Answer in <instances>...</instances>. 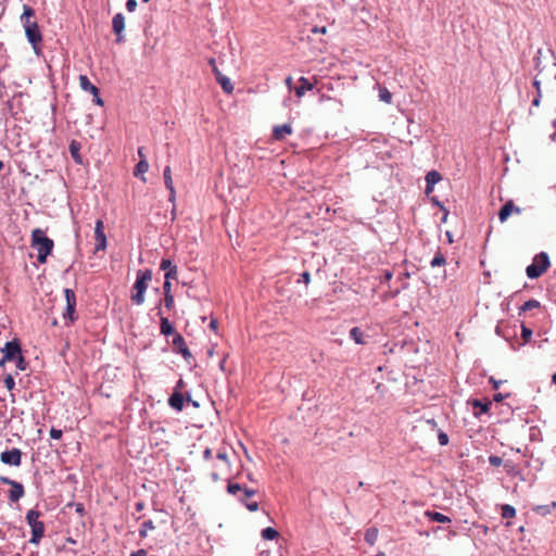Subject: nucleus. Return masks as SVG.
I'll return each mask as SVG.
<instances>
[{
  "label": "nucleus",
  "mask_w": 556,
  "mask_h": 556,
  "mask_svg": "<svg viewBox=\"0 0 556 556\" xmlns=\"http://www.w3.org/2000/svg\"><path fill=\"white\" fill-rule=\"evenodd\" d=\"M431 202L440 207V210H445V206L437 199L432 198Z\"/></svg>",
  "instance_id": "63"
},
{
  "label": "nucleus",
  "mask_w": 556,
  "mask_h": 556,
  "mask_svg": "<svg viewBox=\"0 0 556 556\" xmlns=\"http://www.w3.org/2000/svg\"><path fill=\"white\" fill-rule=\"evenodd\" d=\"M261 535L264 540L271 541L279 536V532L271 527H267L262 530Z\"/></svg>",
  "instance_id": "28"
},
{
  "label": "nucleus",
  "mask_w": 556,
  "mask_h": 556,
  "mask_svg": "<svg viewBox=\"0 0 556 556\" xmlns=\"http://www.w3.org/2000/svg\"><path fill=\"white\" fill-rule=\"evenodd\" d=\"M173 345H174V351L176 353L181 354V356L184 357L186 363L190 364L191 359H193V356L187 346L185 338L180 333H178V332L175 333V336L173 338Z\"/></svg>",
  "instance_id": "10"
},
{
  "label": "nucleus",
  "mask_w": 556,
  "mask_h": 556,
  "mask_svg": "<svg viewBox=\"0 0 556 556\" xmlns=\"http://www.w3.org/2000/svg\"><path fill=\"white\" fill-rule=\"evenodd\" d=\"M511 213H521V208L519 206H516L511 200L507 201L500 210L498 212V218L501 223H504L507 220V218L510 216Z\"/></svg>",
  "instance_id": "15"
},
{
  "label": "nucleus",
  "mask_w": 556,
  "mask_h": 556,
  "mask_svg": "<svg viewBox=\"0 0 556 556\" xmlns=\"http://www.w3.org/2000/svg\"><path fill=\"white\" fill-rule=\"evenodd\" d=\"M350 337L351 339H353L355 341V343L357 344H365V334L364 332L361 330V328L358 327H353L351 330H350Z\"/></svg>",
  "instance_id": "27"
},
{
  "label": "nucleus",
  "mask_w": 556,
  "mask_h": 556,
  "mask_svg": "<svg viewBox=\"0 0 556 556\" xmlns=\"http://www.w3.org/2000/svg\"><path fill=\"white\" fill-rule=\"evenodd\" d=\"M217 327H218L217 319H212L211 323H210V329L213 330V331H216Z\"/></svg>",
  "instance_id": "62"
},
{
  "label": "nucleus",
  "mask_w": 556,
  "mask_h": 556,
  "mask_svg": "<svg viewBox=\"0 0 556 556\" xmlns=\"http://www.w3.org/2000/svg\"><path fill=\"white\" fill-rule=\"evenodd\" d=\"M79 86L84 91H88L92 96H98V93H100V89L94 86L86 75L79 76Z\"/></svg>",
  "instance_id": "20"
},
{
  "label": "nucleus",
  "mask_w": 556,
  "mask_h": 556,
  "mask_svg": "<svg viewBox=\"0 0 556 556\" xmlns=\"http://www.w3.org/2000/svg\"><path fill=\"white\" fill-rule=\"evenodd\" d=\"M292 134V128L289 124L275 126L273 129V137L276 140H282L286 135Z\"/></svg>",
  "instance_id": "23"
},
{
  "label": "nucleus",
  "mask_w": 556,
  "mask_h": 556,
  "mask_svg": "<svg viewBox=\"0 0 556 556\" xmlns=\"http://www.w3.org/2000/svg\"><path fill=\"white\" fill-rule=\"evenodd\" d=\"M81 144L77 140H72L68 146L70 153L76 164H83V156L80 154Z\"/></svg>",
  "instance_id": "21"
},
{
  "label": "nucleus",
  "mask_w": 556,
  "mask_h": 556,
  "mask_svg": "<svg viewBox=\"0 0 556 556\" xmlns=\"http://www.w3.org/2000/svg\"><path fill=\"white\" fill-rule=\"evenodd\" d=\"M23 452L13 447L11 450H5L0 454V462L8 466L20 467L22 464Z\"/></svg>",
  "instance_id": "9"
},
{
  "label": "nucleus",
  "mask_w": 556,
  "mask_h": 556,
  "mask_svg": "<svg viewBox=\"0 0 556 556\" xmlns=\"http://www.w3.org/2000/svg\"><path fill=\"white\" fill-rule=\"evenodd\" d=\"M141 528L149 531V530H154L155 526H154V522L151 519H149L141 523Z\"/></svg>",
  "instance_id": "50"
},
{
  "label": "nucleus",
  "mask_w": 556,
  "mask_h": 556,
  "mask_svg": "<svg viewBox=\"0 0 556 556\" xmlns=\"http://www.w3.org/2000/svg\"><path fill=\"white\" fill-rule=\"evenodd\" d=\"M68 506H74L75 507V511L79 516H84L86 514V509H85V506H84L83 503H70Z\"/></svg>",
  "instance_id": "44"
},
{
  "label": "nucleus",
  "mask_w": 556,
  "mask_h": 556,
  "mask_svg": "<svg viewBox=\"0 0 556 556\" xmlns=\"http://www.w3.org/2000/svg\"><path fill=\"white\" fill-rule=\"evenodd\" d=\"M245 497H240V501L244 503L245 507L250 511H256L258 509V503L257 502H244Z\"/></svg>",
  "instance_id": "45"
},
{
  "label": "nucleus",
  "mask_w": 556,
  "mask_h": 556,
  "mask_svg": "<svg viewBox=\"0 0 556 556\" xmlns=\"http://www.w3.org/2000/svg\"><path fill=\"white\" fill-rule=\"evenodd\" d=\"M0 482L11 486L8 495L10 502L16 503L25 495V489L21 482L5 476H0Z\"/></svg>",
  "instance_id": "7"
},
{
  "label": "nucleus",
  "mask_w": 556,
  "mask_h": 556,
  "mask_svg": "<svg viewBox=\"0 0 556 556\" xmlns=\"http://www.w3.org/2000/svg\"><path fill=\"white\" fill-rule=\"evenodd\" d=\"M177 277H178V270H177V267H175L165 273L164 280H166V281L176 280Z\"/></svg>",
  "instance_id": "42"
},
{
  "label": "nucleus",
  "mask_w": 556,
  "mask_h": 556,
  "mask_svg": "<svg viewBox=\"0 0 556 556\" xmlns=\"http://www.w3.org/2000/svg\"><path fill=\"white\" fill-rule=\"evenodd\" d=\"M489 382L492 384V388L494 390H497L500 388V386L503 383L502 380H496V379H494V377H490Z\"/></svg>",
  "instance_id": "53"
},
{
  "label": "nucleus",
  "mask_w": 556,
  "mask_h": 556,
  "mask_svg": "<svg viewBox=\"0 0 556 556\" xmlns=\"http://www.w3.org/2000/svg\"><path fill=\"white\" fill-rule=\"evenodd\" d=\"M541 58H542V50L539 49L536 51V55L534 58L535 70L538 71L539 74L542 73L544 71V68H545V66L542 65V59Z\"/></svg>",
  "instance_id": "36"
},
{
  "label": "nucleus",
  "mask_w": 556,
  "mask_h": 556,
  "mask_svg": "<svg viewBox=\"0 0 556 556\" xmlns=\"http://www.w3.org/2000/svg\"><path fill=\"white\" fill-rule=\"evenodd\" d=\"M148 169H149V163H148L147 159H141V160H139V162L137 163V165L135 167L134 175L136 177H139L142 181H146V178L143 175L148 172Z\"/></svg>",
  "instance_id": "24"
},
{
  "label": "nucleus",
  "mask_w": 556,
  "mask_h": 556,
  "mask_svg": "<svg viewBox=\"0 0 556 556\" xmlns=\"http://www.w3.org/2000/svg\"><path fill=\"white\" fill-rule=\"evenodd\" d=\"M541 98H542V93L541 92H536V96L532 100V106H539L540 102H541Z\"/></svg>",
  "instance_id": "56"
},
{
  "label": "nucleus",
  "mask_w": 556,
  "mask_h": 556,
  "mask_svg": "<svg viewBox=\"0 0 556 556\" xmlns=\"http://www.w3.org/2000/svg\"><path fill=\"white\" fill-rule=\"evenodd\" d=\"M541 431L536 426L530 427L529 429V438L531 441H539L540 440Z\"/></svg>",
  "instance_id": "39"
},
{
  "label": "nucleus",
  "mask_w": 556,
  "mask_h": 556,
  "mask_svg": "<svg viewBox=\"0 0 556 556\" xmlns=\"http://www.w3.org/2000/svg\"><path fill=\"white\" fill-rule=\"evenodd\" d=\"M4 361L13 362L16 357L22 354L21 340L15 338L4 344L2 349Z\"/></svg>",
  "instance_id": "11"
},
{
  "label": "nucleus",
  "mask_w": 556,
  "mask_h": 556,
  "mask_svg": "<svg viewBox=\"0 0 556 556\" xmlns=\"http://www.w3.org/2000/svg\"><path fill=\"white\" fill-rule=\"evenodd\" d=\"M96 251H102L106 248V236L104 232V224L101 219L96 222L94 227Z\"/></svg>",
  "instance_id": "13"
},
{
  "label": "nucleus",
  "mask_w": 556,
  "mask_h": 556,
  "mask_svg": "<svg viewBox=\"0 0 556 556\" xmlns=\"http://www.w3.org/2000/svg\"><path fill=\"white\" fill-rule=\"evenodd\" d=\"M489 463H490V465H492L494 467H500L503 464V459H502V457H500L497 455H490Z\"/></svg>",
  "instance_id": "43"
},
{
  "label": "nucleus",
  "mask_w": 556,
  "mask_h": 556,
  "mask_svg": "<svg viewBox=\"0 0 556 556\" xmlns=\"http://www.w3.org/2000/svg\"><path fill=\"white\" fill-rule=\"evenodd\" d=\"M298 282H304L307 286L311 282V274L308 271L302 273Z\"/></svg>",
  "instance_id": "49"
},
{
  "label": "nucleus",
  "mask_w": 556,
  "mask_h": 556,
  "mask_svg": "<svg viewBox=\"0 0 556 556\" xmlns=\"http://www.w3.org/2000/svg\"><path fill=\"white\" fill-rule=\"evenodd\" d=\"M446 263V258L441 251H438L430 262L431 267L443 266Z\"/></svg>",
  "instance_id": "33"
},
{
  "label": "nucleus",
  "mask_w": 556,
  "mask_h": 556,
  "mask_svg": "<svg viewBox=\"0 0 556 556\" xmlns=\"http://www.w3.org/2000/svg\"><path fill=\"white\" fill-rule=\"evenodd\" d=\"M144 502L143 501H138L136 504H135V508L137 511H141L144 509Z\"/></svg>",
  "instance_id": "60"
},
{
  "label": "nucleus",
  "mask_w": 556,
  "mask_h": 556,
  "mask_svg": "<svg viewBox=\"0 0 556 556\" xmlns=\"http://www.w3.org/2000/svg\"><path fill=\"white\" fill-rule=\"evenodd\" d=\"M130 556H148V553L146 549L140 548L138 551L131 552Z\"/></svg>",
  "instance_id": "57"
},
{
  "label": "nucleus",
  "mask_w": 556,
  "mask_h": 556,
  "mask_svg": "<svg viewBox=\"0 0 556 556\" xmlns=\"http://www.w3.org/2000/svg\"><path fill=\"white\" fill-rule=\"evenodd\" d=\"M163 177H164L165 187L169 191L168 200L174 203L175 202V198H176V191H175V188H174V182H173V178H172V170H170L169 166H165L164 172H163Z\"/></svg>",
  "instance_id": "17"
},
{
  "label": "nucleus",
  "mask_w": 556,
  "mask_h": 556,
  "mask_svg": "<svg viewBox=\"0 0 556 556\" xmlns=\"http://www.w3.org/2000/svg\"><path fill=\"white\" fill-rule=\"evenodd\" d=\"M185 387V381L182 379H179L175 386L174 391H181V389Z\"/></svg>",
  "instance_id": "61"
},
{
  "label": "nucleus",
  "mask_w": 556,
  "mask_h": 556,
  "mask_svg": "<svg viewBox=\"0 0 556 556\" xmlns=\"http://www.w3.org/2000/svg\"><path fill=\"white\" fill-rule=\"evenodd\" d=\"M93 102L100 106L104 105V102H103L102 98L100 97V93H98V96H93Z\"/></svg>",
  "instance_id": "59"
},
{
  "label": "nucleus",
  "mask_w": 556,
  "mask_h": 556,
  "mask_svg": "<svg viewBox=\"0 0 556 556\" xmlns=\"http://www.w3.org/2000/svg\"><path fill=\"white\" fill-rule=\"evenodd\" d=\"M442 179V176L439 172L437 170H430L427 173L426 175V182L428 185H435L437 182H439L440 180Z\"/></svg>",
  "instance_id": "30"
},
{
  "label": "nucleus",
  "mask_w": 556,
  "mask_h": 556,
  "mask_svg": "<svg viewBox=\"0 0 556 556\" xmlns=\"http://www.w3.org/2000/svg\"><path fill=\"white\" fill-rule=\"evenodd\" d=\"M177 267L175 264H173V262L168 258H162L161 261V264H160V269L161 270H164L165 273L167 270H170L172 268H175Z\"/></svg>",
  "instance_id": "38"
},
{
  "label": "nucleus",
  "mask_w": 556,
  "mask_h": 556,
  "mask_svg": "<svg viewBox=\"0 0 556 556\" xmlns=\"http://www.w3.org/2000/svg\"><path fill=\"white\" fill-rule=\"evenodd\" d=\"M152 280V270L151 269H139L136 275V281L131 289V301L136 305H141L144 303V294L148 288V283Z\"/></svg>",
  "instance_id": "3"
},
{
  "label": "nucleus",
  "mask_w": 556,
  "mask_h": 556,
  "mask_svg": "<svg viewBox=\"0 0 556 556\" xmlns=\"http://www.w3.org/2000/svg\"><path fill=\"white\" fill-rule=\"evenodd\" d=\"M428 516H429L430 520L435 521V522H440V523L451 522L450 517H447L439 511L428 513Z\"/></svg>",
  "instance_id": "29"
},
{
  "label": "nucleus",
  "mask_w": 556,
  "mask_h": 556,
  "mask_svg": "<svg viewBox=\"0 0 556 556\" xmlns=\"http://www.w3.org/2000/svg\"><path fill=\"white\" fill-rule=\"evenodd\" d=\"M508 396H509L508 393L507 394L496 393V394H494L493 400L495 402H502L504 399H506Z\"/></svg>",
  "instance_id": "55"
},
{
  "label": "nucleus",
  "mask_w": 556,
  "mask_h": 556,
  "mask_svg": "<svg viewBox=\"0 0 556 556\" xmlns=\"http://www.w3.org/2000/svg\"><path fill=\"white\" fill-rule=\"evenodd\" d=\"M516 516V509L514 506L505 504L502 506V518L510 519Z\"/></svg>",
  "instance_id": "31"
},
{
  "label": "nucleus",
  "mask_w": 556,
  "mask_h": 556,
  "mask_svg": "<svg viewBox=\"0 0 556 556\" xmlns=\"http://www.w3.org/2000/svg\"><path fill=\"white\" fill-rule=\"evenodd\" d=\"M161 306L162 302H159L156 308L159 309L157 315L160 316V331L163 336H175V329L173 325L169 323L168 318L163 316Z\"/></svg>",
  "instance_id": "14"
},
{
  "label": "nucleus",
  "mask_w": 556,
  "mask_h": 556,
  "mask_svg": "<svg viewBox=\"0 0 556 556\" xmlns=\"http://www.w3.org/2000/svg\"><path fill=\"white\" fill-rule=\"evenodd\" d=\"M243 491V497H251L256 494V490L242 488L239 483L228 482L227 492L231 495H236L238 492Z\"/></svg>",
  "instance_id": "18"
},
{
  "label": "nucleus",
  "mask_w": 556,
  "mask_h": 556,
  "mask_svg": "<svg viewBox=\"0 0 556 556\" xmlns=\"http://www.w3.org/2000/svg\"><path fill=\"white\" fill-rule=\"evenodd\" d=\"M379 531L376 527H370L366 530L364 540L370 546L375 545L378 539Z\"/></svg>",
  "instance_id": "25"
},
{
  "label": "nucleus",
  "mask_w": 556,
  "mask_h": 556,
  "mask_svg": "<svg viewBox=\"0 0 556 556\" xmlns=\"http://www.w3.org/2000/svg\"><path fill=\"white\" fill-rule=\"evenodd\" d=\"M213 456V453H212V450L210 447H206L204 451H203V458L205 460H210Z\"/></svg>",
  "instance_id": "54"
},
{
  "label": "nucleus",
  "mask_w": 556,
  "mask_h": 556,
  "mask_svg": "<svg viewBox=\"0 0 556 556\" xmlns=\"http://www.w3.org/2000/svg\"><path fill=\"white\" fill-rule=\"evenodd\" d=\"M551 266L549 257L546 252L536 254L530 265L526 268V274L530 279L541 277Z\"/></svg>",
  "instance_id": "5"
},
{
  "label": "nucleus",
  "mask_w": 556,
  "mask_h": 556,
  "mask_svg": "<svg viewBox=\"0 0 556 556\" xmlns=\"http://www.w3.org/2000/svg\"><path fill=\"white\" fill-rule=\"evenodd\" d=\"M438 441H439V444L442 446L447 445L448 444V435L443 431H439Z\"/></svg>",
  "instance_id": "47"
},
{
  "label": "nucleus",
  "mask_w": 556,
  "mask_h": 556,
  "mask_svg": "<svg viewBox=\"0 0 556 556\" xmlns=\"http://www.w3.org/2000/svg\"><path fill=\"white\" fill-rule=\"evenodd\" d=\"M531 337H532V330L528 327H526L525 325L521 326V338L523 340V342H529L531 340Z\"/></svg>",
  "instance_id": "40"
},
{
  "label": "nucleus",
  "mask_w": 556,
  "mask_h": 556,
  "mask_svg": "<svg viewBox=\"0 0 556 556\" xmlns=\"http://www.w3.org/2000/svg\"><path fill=\"white\" fill-rule=\"evenodd\" d=\"M471 406L476 409H478V412L475 413V416H480L482 414H486L489 410H490V407H491V402L490 401H482L480 399H473L471 402H470Z\"/></svg>",
  "instance_id": "22"
},
{
  "label": "nucleus",
  "mask_w": 556,
  "mask_h": 556,
  "mask_svg": "<svg viewBox=\"0 0 556 556\" xmlns=\"http://www.w3.org/2000/svg\"><path fill=\"white\" fill-rule=\"evenodd\" d=\"M168 405L173 409L181 412L185 405V394L181 391H174L168 399Z\"/></svg>",
  "instance_id": "16"
},
{
  "label": "nucleus",
  "mask_w": 556,
  "mask_h": 556,
  "mask_svg": "<svg viewBox=\"0 0 556 556\" xmlns=\"http://www.w3.org/2000/svg\"><path fill=\"white\" fill-rule=\"evenodd\" d=\"M556 507V502H553L548 505H539L534 508V510L540 514V515H547V514H551L552 510Z\"/></svg>",
  "instance_id": "32"
},
{
  "label": "nucleus",
  "mask_w": 556,
  "mask_h": 556,
  "mask_svg": "<svg viewBox=\"0 0 556 556\" xmlns=\"http://www.w3.org/2000/svg\"><path fill=\"white\" fill-rule=\"evenodd\" d=\"M299 86L294 88V93L298 98H302L305 91L312 90L314 88V84H312L306 77H300Z\"/></svg>",
  "instance_id": "19"
},
{
  "label": "nucleus",
  "mask_w": 556,
  "mask_h": 556,
  "mask_svg": "<svg viewBox=\"0 0 556 556\" xmlns=\"http://www.w3.org/2000/svg\"><path fill=\"white\" fill-rule=\"evenodd\" d=\"M208 64L211 65L216 81L220 85L223 91L227 94L232 93L233 85L231 84L230 79L218 70L215 59H210Z\"/></svg>",
  "instance_id": "8"
},
{
  "label": "nucleus",
  "mask_w": 556,
  "mask_h": 556,
  "mask_svg": "<svg viewBox=\"0 0 556 556\" xmlns=\"http://www.w3.org/2000/svg\"><path fill=\"white\" fill-rule=\"evenodd\" d=\"M216 458H217V459H219V460H222V462H224L227 466H229V465H230V463H229V458H228V455H227L226 451H224V450H219V451L217 452V454H216Z\"/></svg>",
  "instance_id": "46"
},
{
  "label": "nucleus",
  "mask_w": 556,
  "mask_h": 556,
  "mask_svg": "<svg viewBox=\"0 0 556 556\" xmlns=\"http://www.w3.org/2000/svg\"><path fill=\"white\" fill-rule=\"evenodd\" d=\"M64 296L66 301L65 311L63 313V318L68 320L71 324L75 323L78 319V314L76 312V294L74 290L66 288L64 289Z\"/></svg>",
  "instance_id": "6"
},
{
  "label": "nucleus",
  "mask_w": 556,
  "mask_h": 556,
  "mask_svg": "<svg viewBox=\"0 0 556 556\" xmlns=\"http://www.w3.org/2000/svg\"><path fill=\"white\" fill-rule=\"evenodd\" d=\"M533 87L536 89V92H541V83L539 79L533 80Z\"/></svg>",
  "instance_id": "64"
},
{
  "label": "nucleus",
  "mask_w": 556,
  "mask_h": 556,
  "mask_svg": "<svg viewBox=\"0 0 556 556\" xmlns=\"http://www.w3.org/2000/svg\"><path fill=\"white\" fill-rule=\"evenodd\" d=\"M138 3L136 0H127L126 1V9L129 12H134L137 8Z\"/></svg>",
  "instance_id": "51"
},
{
  "label": "nucleus",
  "mask_w": 556,
  "mask_h": 556,
  "mask_svg": "<svg viewBox=\"0 0 556 556\" xmlns=\"http://www.w3.org/2000/svg\"><path fill=\"white\" fill-rule=\"evenodd\" d=\"M540 307H541V303L538 300H535V299L528 300L519 307V315H521L525 312L531 311L533 308H540Z\"/></svg>",
  "instance_id": "26"
},
{
  "label": "nucleus",
  "mask_w": 556,
  "mask_h": 556,
  "mask_svg": "<svg viewBox=\"0 0 556 556\" xmlns=\"http://www.w3.org/2000/svg\"><path fill=\"white\" fill-rule=\"evenodd\" d=\"M124 29L125 16L123 13H116L112 18V30L116 35V43H123L125 41Z\"/></svg>",
  "instance_id": "12"
},
{
  "label": "nucleus",
  "mask_w": 556,
  "mask_h": 556,
  "mask_svg": "<svg viewBox=\"0 0 556 556\" xmlns=\"http://www.w3.org/2000/svg\"><path fill=\"white\" fill-rule=\"evenodd\" d=\"M63 435V431L61 429L51 428L50 438L53 440H60Z\"/></svg>",
  "instance_id": "48"
},
{
  "label": "nucleus",
  "mask_w": 556,
  "mask_h": 556,
  "mask_svg": "<svg viewBox=\"0 0 556 556\" xmlns=\"http://www.w3.org/2000/svg\"><path fill=\"white\" fill-rule=\"evenodd\" d=\"M4 386L9 391H12L15 387L14 378L11 374L7 375L3 379Z\"/></svg>",
  "instance_id": "41"
},
{
  "label": "nucleus",
  "mask_w": 556,
  "mask_h": 556,
  "mask_svg": "<svg viewBox=\"0 0 556 556\" xmlns=\"http://www.w3.org/2000/svg\"><path fill=\"white\" fill-rule=\"evenodd\" d=\"M379 99L390 104L392 102V93L386 87H381L379 89Z\"/></svg>",
  "instance_id": "34"
},
{
  "label": "nucleus",
  "mask_w": 556,
  "mask_h": 556,
  "mask_svg": "<svg viewBox=\"0 0 556 556\" xmlns=\"http://www.w3.org/2000/svg\"><path fill=\"white\" fill-rule=\"evenodd\" d=\"M163 292H164V295L173 294L172 293V281L164 280Z\"/></svg>",
  "instance_id": "52"
},
{
  "label": "nucleus",
  "mask_w": 556,
  "mask_h": 556,
  "mask_svg": "<svg viewBox=\"0 0 556 556\" xmlns=\"http://www.w3.org/2000/svg\"><path fill=\"white\" fill-rule=\"evenodd\" d=\"M54 242L46 236L45 231L36 228L31 231V248L37 250V261L40 264L47 262L48 256L52 253Z\"/></svg>",
  "instance_id": "2"
},
{
  "label": "nucleus",
  "mask_w": 556,
  "mask_h": 556,
  "mask_svg": "<svg viewBox=\"0 0 556 556\" xmlns=\"http://www.w3.org/2000/svg\"><path fill=\"white\" fill-rule=\"evenodd\" d=\"M13 362H15V365H16V368L21 371H24L26 370L27 368V362L25 359V357L23 356V354H20L16 359H14Z\"/></svg>",
  "instance_id": "37"
},
{
  "label": "nucleus",
  "mask_w": 556,
  "mask_h": 556,
  "mask_svg": "<svg viewBox=\"0 0 556 556\" xmlns=\"http://www.w3.org/2000/svg\"><path fill=\"white\" fill-rule=\"evenodd\" d=\"M161 302H162V304H164V307L167 311H173L174 307H175V300H174V295L173 294L164 295V299Z\"/></svg>",
  "instance_id": "35"
},
{
  "label": "nucleus",
  "mask_w": 556,
  "mask_h": 556,
  "mask_svg": "<svg viewBox=\"0 0 556 556\" xmlns=\"http://www.w3.org/2000/svg\"><path fill=\"white\" fill-rule=\"evenodd\" d=\"M399 293H400L399 289H396L394 291H390L386 294V299H394L399 295Z\"/></svg>",
  "instance_id": "58"
},
{
  "label": "nucleus",
  "mask_w": 556,
  "mask_h": 556,
  "mask_svg": "<svg viewBox=\"0 0 556 556\" xmlns=\"http://www.w3.org/2000/svg\"><path fill=\"white\" fill-rule=\"evenodd\" d=\"M41 511L37 509H29L26 514V521L31 528V538L29 539L30 544L38 545L45 535V523L39 521Z\"/></svg>",
  "instance_id": "4"
},
{
  "label": "nucleus",
  "mask_w": 556,
  "mask_h": 556,
  "mask_svg": "<svg viewBox=\"0 0 556 556\" xmlns=\"http://www.w3.org/2000/svg\"><path fill=\"white\" fill-rule=\"evenodd\" d=\"M35 10L31 7L24 4L21 22L23 24L28 42L33 46L34 50H37V47L42 41V35L39 29V25L35 20Z\"/></svg>",
  "instance_id": "1"
}]
</instances>
